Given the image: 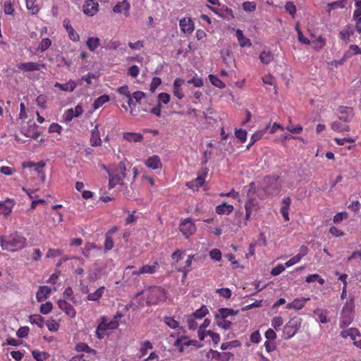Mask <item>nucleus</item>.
<instances>
[{
	"mask_svg": "<svg viewBox=\"0 0 361 361\" xmlns=\"http://www.w3.org/2000/svg\"><path fill=\"white\" fill-rule=\"evenodd\" d=\"M310 40L312 49L316 51L322 49L326 45V39L322 35L317 37L314 34L312 33L310 35Z\"/></svg>",
	"mask_w": 361,
	"mask_h": 361,
	"instance_id": "obj_13",
	"label": "nucleus"
},
{
	"mask_svg": "<svg viewBox=\"0 0 361 361\" xmlns=\"http://www.w3.org/2000/svg\"><path fill=\"white\" fill-rule=\"evenodd\" d=\"M161 80L158 77H154L149 85V90L154 92L156 89L161 85Z\"/></svg>",
	"mask_w": 361,
	"mask_h": 361,
	"instance_id": "obj_60",
	"label": "nucleus"
},
{
	"mask_svg": "<svg viewBox=\"0 0 361 361\" xmlns=\"http://www.w3.org/2000/svg\"><path fill=\"white\" fill-rule=\"evenodd\" d=\"M30 322L32 324H36L37 326L42 328L44 326V318L39 314H33L30 317Z\"/></svg>",
	"mask_w": 361,
	"mask_h": 361,
	"instance_id": "obj_45",
	"label": "nucleus"
},
{
	"mask_svg": "<svg viewBox=\"0 0 361 361\" xmlns=\"http://www.w3.org/2000/svg\"><path fill=\"white\" fill-rule=\"evenodd\" d=\"M269 128V126H267L264 129L260 130H257V131L255 132L252 135V136L250 137L251 145H254L257 141H258L260 139H262V137L264 136V135L265 134L266 131Z\"/></svg>",
	"mask_w": 361,
	"mask_h": 361,
	"instance_id": "obj_42",
	"label": "nucleus"
},
{
	"mask_svg": "<svg viewBox=\"0 0 361 361\" xmlns=\"http://www.w3.org/2000/svg\"><path fill=\"white\" fill-rule=\"evenodd\" d=\"M270 183L274 185L272 188L271 186H267L266 188V192L269 195L278 194L280 191V185L278 183V178L269 179Z\"/></svg>",
	"mask_w": 361,
	"mask_h": 361,
	"instance_id": "obj_39",
	"label": "nucleus"
},
{
	"mask_svg": "<svg viewBox=\"0 0 361 361\" xmlns=\"http://www.w3.org/2000/svg\"><path fill=\"white\" fill-rule=\"evenodd\" d=\"M164 323L171 329H176L179 327V323L173 317H166L164 319Z\"/></svg>",
	"mask_w": 361,
	"mask_h": 361,
	"instance_id": "obj_51",
	"label": "nucleus"
},
{
	"mask_svg": "<svg viewBox=\"0 0 361 361\" xmlns=\"http://www.w3.org/2000/svg\"><path fill=\"white\" fill-rule=\"evenodd\" d=\"M208 313V310L205 306H202L200 309L197 310L191 315L195 319H202Z\"/></svg>",
	"mask_w": 361,
	"mask_h": 361,
	"instance_id": "obj_50",
	"label": "nucleus"
},
{
	"mask_svg": "<svg viewBox=\"0 0 361 361\" xmlns=\"http://www.w3.org/2000/svg\"><path fill=\"white\" fill-rule=\"evenodd\" d=\"M77 85L78 83L73 80H70L68 82L63 84L59 83L58 82L54 84V87H58L64 92H73Z\"/></svg>",
	"mask_w": 361,
	"mask_h": 361,
	"instance_id": "obj_25",
	"label": "nucleus"
},
{
	"mask_svg": "<svg viewBox=\"0 0 361 361\" xmlns=\"http://www.w3.org/2000/svg\"><path fill=\"white\" fill-rule=\"evenodd\" d=\"M237 314L236 312L231 309L228 308H221L219 310V314L216 316L220 317L223 319H227L229 316H233Z\"/></svg>",
	"mask_w": 361,
	"mask_h": 361,
	"instance_id": "obj_46",
	"label": "nucleus"
},
{
	"mask_svg": "<svg viewBox=\"0 0 361 361\" xmlns=\"http://www.w3.org/2000/svg\"><path fill=\"white\" fill-rule=\"evenodd\" d=\"M83 114V108L80 104H78L74 109H69L65 113V119L66 121H71L73 118L78 117Z\"/></svg>",
	"mask_w": 361,
	"mask_h": 361,
	"instance_id": "obj_20",
	"label": "nucleus"
},
{
	"mask_svg": "<svg viewBox=\"0 0 361 361\" xmlns=\"http://www.w3.org/2000/svg\"><path fill=\"white\" fill-rule=\"evenodd\" d=\"M99 11V4L94 0H86L82 6V11L87 16H94Z\"/></svg>",
	"mask_w": 361,
	"mask_h": 361,
	"instance_id": "obj_9",
	"label": "nucleus"
},
{
	"mask_svg": "<svg viewBox=\"0 0 361 361\" xmlns=\"http://www.w3.org/2000/svg\"><path fill=\"white\" fill-rule=\"evenodd\" d=\"M194 255H189L186 261L185 262L184 265L178 266L175 264V267L178 272H182L183 274V278H185L188 274L192 270V262L194 259Z\"/></svg>",
	"mask_w": 361,
	"mask_h": 361,
	"instance_id": "obj_17",
	"label": "nucleus"
},
{
	"mask_svg": "<svg viewBox=\"0 0 361 361\" xmlns=\"http://www.w3.org/2000/svg\"><path fill=\"white\" fill-rule=\"evenodd\" d=\"M216 322L219 326L224 329H229L232 324L231 322L218 316H216Z\"/></svg>",
	"mask_w": 361,
	"mask_h": 361,
	"instance_id": "obj_48",
	"label": "nucleus"
},
{
	"mask_svg": "<svg viewBox=\"0 0 361 361\" xmlns=\"http://www.w3.org/2000/svg\"><path fill=\"white\" fill-rule=\"evenodd\" d=\"M104 290V286L99 287L94 293H90L87 296V299L90 301H98L102 297Z\"/></svg>",
	"mask_w": 361,
	"mask_h": 361,
	"instance_id": "obj_37",
	"label": "nucleus"
},
{
	"mask_svg": "<svg viewBox=\"0 0 361 361\" xmlns=\"http://www.w3.org/2000/svg\"><path fill=\"white\" fill-rule=\"evenodd\" d=\"M282 204L283 206L281 207L280 212L283 217L284 220L286 221H288L290 220L289 219V214H288V210L289 207L291 204V199L290 197H286L282 200Z\"/></svg>",
	"mask_w": 361,
	"mask_h": 361,
	"instance_id": "obj_24",
	"label": "nucleus"
},
{
	"mask_svg": "<svg viewBox=\"0 0 361 361\" xmlns=\"http://www.w3.org/2000/svg\"><path fill=\"white\" fill-rule=\"evenodd\" d=\"M104 168L109 176V188H113L117 185H122L123 183V179L126 176V167L124 161H120L112 171L107 169L106 166H104Z\"/></svg>",
	"mask_w": 361,
	"mask_h": 361,
	"instance_id": "obj_2",
	"label": "nucleus"
},
{
	"mask_svg": "<svg viewBox=\"0 0 361 361\" xmlns=\"http://www.w3.org/2000/svg\"><path fill=\"white\" fill-rule=\"evenodd\" d=\"M51 293V288L47 286H40L36 293V298L38 302L45 300Z\"/></svg>",
	"mask_w": 361,
	"mask_h": 361,
	"instance_id": "obj_29",
	"label": "nucleus"
},
{
	"mask_svg": "<svg viewBox=\"0 0 361 361\" xmlns=\"http://www.w3.org/2000/svg\"><path fill=\"white\" fill-rule=\"evenodd\" d=\"M286 129L293 134H299L302 131V127L300 125H297L295 126H293V125H288L286 126Z\"/></svg>",
	"mask_w": 361,
	"mask_h": 361,
	"instance_id": "obj_62",
	"label": "nucleus"
},
{
	"mask_svg": "<svg viewBox=\"0 0 361 361\" xmlns=\"http://www.w3.org/2000/svg\"><path fill=\"white\" fill-rule=\"evenodd\" d=\"M207 6L212 12H214L215 14L218 15L220 17H223L228 20L234 18L232 9L228 8L227 6H224L219 9L214 8L211 6Z\"/></svg>",
	"mask_w": 361,
	"mask_h": 361,
	"instance_id": "obj_14",
	"label": "nucleus"
},
{
	"mask_svg": "<svg viewBox=\"0 0 361 361\" xmlns=\"http://www.w3.org/2000/svg\"><path fill=\"white\" fill-rule=\"evenodd\" d=\"M179 231L186 238H188L196 231V226L192 219L187 218L181 221Z\"/></svg>",
	"mask_w": 361,
	"mask_h": 361,
	"instance_id": "obj_6",
	"label": "nucleus"
},
{
	"mask_svg": "<svg viewBox=\"0 0 361 361\" xmlns=\"http://www.w3.org/2000/svg\"><path fill=\"white\" fill-rule=\"evenodd\" d=\"M341 336L343 338L350 337L352 341H355L357 337L360 336V333L359 330L355 328H350L343 330L341 332Z\"/></svg>",
	"mask_w": 361,
	"mask_h": 361,
	"instance_id": "obj_28",
	"label": "nucleus"
},
{
	"mask_svg": "<svg viewBox=\"0 0 361 361\" xmlns=\"http://www.w3.org/2000/svg\"><path fill=\"white\" fill-rule=\"evenodd\" d=\"M122 317V314L117 313L112 320L108 322L106 317H102L100 323L96 329V336L98 338L102 339L106 335L107 330H114L118 328V319Z\"/></svg>",
	"mask_w": 361,
	"mask_h": 361,
	"instance_id": "obj_4",
	"label": "nucleus"
},
{
	"mask_svg": "<svg viewBox=\"0 0 361 361\" xmlns=\"http://www.w3.org/2000/svg\"><path fill=\"white\" fill-rule=\"evenodd\" d=\"M59 309L63 311L67 316L71 318H75L76 316V310L73 305L68 302L65 299L59 300L57 302Z\"/></svg>",
	"mask_w": 361,
	"mask_h": 361,
	"instance_id": "obj_10",
	"label": "nucleus"
},
{
	"mask_svg": "<svg viewBox=\"0 0 361 361\" xmlns=\"http://www.w3.org/2000/svg\"><path fill=\"white\" fill-rule=\"evenodd\" d=\"M145 165L147 167L154 170L161 169L162 166L161 159L157 155L149 157L145 161Z\"/></svg>",
	"mask_w": 361,
	"mask_h": 361,
	"instance_id": "obj_22",
	"label": "nucleus"
},
{
	"mask_svg": "<svg viewBox=\"0 0 361 361\" xmlns=\"http://www.w3.org/2000/svg\"><path fill=\"white\" fill-rule=\"evenodd\" d=\"M314 314L318 317L319 322L322 324H326L329 321L327 319L326 312L325 310L320 308L316 309L314 310Z\"/></svg>",
	"mask_w": 361,
	"mask_h": 361,
	"instance_id": "obj_41",
	"label": "nucleus"
},
{
	"mask_svg": "<svg viewBox=\"0 0 361 361\" xmlns=\"http://www.w3.org/2000/svg\"><path fill=\"white\" fill-rule=\"evenodd\" d=\"M75 350L77 352H85L89 353L94 357H96L97 351L94 349L91 348L87 344L85 343H79L76 344Z\"/></svg>",
	"mask_w": 361,
	"mask_h": 361,
	"instance_id": "obj_32",
	"label": "nucleus"
},
{
	"mask_svg": "<svg viewBox=\"0 0 361 361\" xmlns=\"http://www.w3.org/2000/svg\"><path fill=\"white\" fill-rule=\"evenodd\" d=\"M26 7L28 10L32 11V13L35 14L39 11V8L35 5L36 0H25Z\"/></svg>",
	"mask_w": 361,
	"mask_h": 361,
	"instance_id": "obj_57",
	"label": "nucleus"
},
{
	"mask_svg": "<svg viewBox=\"0 0 361 361\" xmlns=\"http://www.w3.org/2000/svg\"><path fill=\"white\" fill-rule=\"evenodd\" d=\"M233 206L226 202L218 205L216 208V212L218 214H229L233 211Z\"/></svg>",
	"mask_w": 361,
	"mask_h": 361,
	"instance_id": "obj_35",
	"label": "nucleus"
},
{
	"mask_svg": "<svg viewBox=\"0 0 361 361\" xmlns=\"http://www.w3.org/2000/svg\"><path fill=\"white\" fill-rule=\"evenodd\" d=\"M259 60L262 63L269 64L274 59V55L270 51L264 50L259 54Z\"/></svg>",
	"mask_w": 361,
	"mask_h": 361,
	"instance_id": "obj_38",
	"label": "nucleus"
},
{
	"mask_svg": "<svg viewBox=\"0 0 361 361\" xmlns=\"http://www.w3.org/2000/svg\"><path fill=\"white\" fill-rule=\"evenodd\" d=\"M353 20L355 21V29L361 33V11L355 10L353 16Z\"/></svg>",
	"mask_w": 361,
	"mask_h": 361,
	"instance_id": "obj_44",
	"label": "nucleus"
},
{
	"mask_svg": "<svg viewBox=\"0 0 361 361\" xmlns=\"http://www.w3.org/2000/svg\"><path fill=\"white\" fill-rule=\"evenodd\" d=\"M86 45L90 51H94L100 45V39L98 37H88Z\"/></svg>",
	"mask_w": 361,
	"mask_h": 361,
	"instance_id": "obj_36",
	"label": "nucleus"
},
{
	"mask_svg": "<svg viewBox=\"0 0 361 361\" xmlns=\"http://www.w3.org/2000/svg\"><path fill=\"white\" fill-rule=\"evenodd\" d=\"M15 205V202L12 199H6L4 201L0 202V216L4 217L8 216Z\"/></svg>",
	"mask_w": 361,
	"mask_h": 361,
	"instance_id": "obj_12",
	"label": "nucleus"
},
{
	"mask_svg": "<svg viewBox=\"0 0 361 361\" xmlns=\"http://www.w3.org/2000/svg\"><path fill=\"white\" fill-rule=\"evenodd\" d=\"M130 5L127 0H123L121 2H118L113 8V11L116 13H123L125 16H129Z\"/></svg>",
	"mask_w": 361,
	"mask_h": 361,
	"instance_id": "obj_19",
	"label": "nucleus"
},
{
	"mask_svg": "<svg viewBox=\"0 0 361 361\" xmlns=\"http://www.w3.org/2000/svg\"><path fill=\"white\" fill-rule=\"evenodd\" d=\"M179 25L181 31L185 34H191L195 30V24L190 18H183L180 19Z\"/></svg>",
	"mask_w": 361,
	"mask_h": 361,
	"instance_id": "obj_15",
	"label": "nucleus"
},
{
	"mask_svg": "<svg viewBox=\"0 0 361 361\" xmlns=\"http://www.w3.org/2000/svg\"><path fill=\"white\" fill-rule=\"evenodd\" d=\"M63 25L65 27L66 32H68V37L71 41L76 42L80 40V36L75 31V30L71 25V22H70L69 19L65 18L63 20Z\"/></svg>",
	"mask_w": 361,
	"mask_h": 361,
	"instance_id": "obj_16",
	"label": "nucleus"
},
{
	"mask_svg": "<svg viewBox=\"0 0 361 361\" xmlns=\"http://www.w3.org/2000/svg\"><path fill=\"white\" fill-rule=\"evenodd\" d=\"M153 348V345L152 343L149 341H145L142 343L141 348H140V353L142 355H145L147 354V352L148 350L152 349Z\"/></svg>",
	"mask_w": 361,
	"mask_h": 361,
	"instance_id": "obj_63",
	"label": "nucleus"
},
{
	"mask_svg": "<svg viewBox=\"0 0 361 361\" xmlns=\"http://www.w3.org/2000/svg\"><path fill=\"white\" fill-rule=\"evenodd\" d=\"M204 183V177L198 176L195 179L186 183V186L193 191L197 190Z\"/></svg>",
	"mask_w": 361,
	"mask_h": 361,
	"instance_id": "obj_27",
	"label": "nucleus"
},
{
	"mask_svg": "<svg viewBox=\"0 0 361 361\" xmlns=\"http://www.w3.org/2000/svg\"><path fill=\"white\" fill-rule=\"evenodd\" d=\"M52 308V303L51 302H46L45 303L41 305L39 311L43 314H47L51 311Z\"/></svg>",
	"mask_w": 361,
	"mask_h": 361,
	"instance_id": "obj_54",
	"label": "nucleus"
},
{
	"mask_svg": "<svg viewBox=\"0 0 361 361\" xmlns=\"http://www.w3.org/2000/svg\"><path fill=\"white\" fill-rule=\"evenodd\" d=\"M90 145L93 147L101 146L102 140L100 137V133L98 128V126H95L94 129L91 132Z\"/></svg>",
	"mask_w": 361,
	"mask_h": 361,
	"instance_id": "obj_26",
	"label": "nucleus"
},
{
	"mask_svg": "<svg viewBox=\"0 0 361 361\" xmlns=\"http://www.w3.org/2000/svg\"><path fill=\"white\" fill-rule=\"evenodd\" d=\"M46 325H47L48 329L52 332L57 331L60 326L59 323L57 321H56L55 319L48 320L46 323Z\"/></svg>",
	"mask_w": 361,
	"mask_h": 361,
	"instance_id": "obj_52",
	"label": "nucleus"
},
{
	"mask_svg": "<svg viewBox=\"0 0 361 361\" xmlns=\"http://www.w3.org/2000/svg\"><path fill=\"white\" fill-rule=\"evenodd\" d=\"M257 201L255 198L249 197L248 200L245 202V219L248 221L251 216L252 212L257 207Z\"/></svg>",
	"mask_w": 361,
	"mask_h": 361,
	"instance_id": "obj_21",
	"label": "nucleus"
},
{
	"mask_svg": "<svg viewBox=\"0 0 361 361\" xmlns=\"http://www.w3.org/2000/svg\"><path fill=\"white\" fill-rule=\"evenodd\" d=\"M51 45V40L49 38H44L42 39L38 49L41 51H46Z\"/></svg>",
	"mask_w": 361,
	"mask_h": 361,
	"instance_id": "obj_55",
	"label": "nucleus"
},
{
	"mask_svg": "<svg viewBox=\"0 0 361 361\" xmlns=\"http://www.w3.org/2000/svg\"><path fill=\"white\" fill-rule=\"evenodd\" d=\"M185 254L184 252L180 250H176L172 255H171V258L173 260V265L175 267V264H177V263L178 262L179 260L182 259H183V255Z\"/></svg>",
	"mask_w": 361,
	"mask_h": 361,
	"instance_id": "obj_58",
	"label": "nucleus"
},
{
	"mask_svg": "<svg viewBox=\"0 0 361 361\" xmlns=\"http://www.w3.org/2000/svg\"><path fill=\"white\" fill-rule=\"evenodd\" d=\"M338 112L340 121L344 122H350L354 116V110L352 107L341 106Z\"/></svg>",
	"mask_w": 361,
	"mask_h": 361,
	"instance_id": "obj_11",
	"label": "nucleus"
},
{
	"mask_svg": "<svg viewBox=\"0 0 361 361\" xmlns=\"http://www.w3.org/2000/svg\"><path fill=\"white\" fill-rule=\"evenodd\" d=\"M159 269V264L157 262H154L152 264H144L140 269V273L152 274L157 272Z\"/></svg>",
	"mask_w": 361,
	"mask_h": 361,
	"instance_id": "obj_30",
	"label": "nucleus"
},
{
	"mask_svg": "<svg viewBox=\"0 0 361 361\" xmlns=\"http://www.w3.org/2000/svg\"><path fill=\"white\" fill-rule=\"evenodd\" d=\"M353 304L346 302L343 307L340 319V326L345 327L351 324L353 319Z\"/></svg>",
	"mask_w": 361,
	"mask_h": 361,
	"instance_id": "obj_5",
	"label": "nucleus"
},
{
	"mask_svg": "<svg viewBox=\"0 0 361 361\" xmlns=\"http://www.w3.org/2000/svg\"><path fill=\"white\" fill-rule=\"evenodd\" d=\"M209 79L210 82L215 87L223 89L225 87V84L216 75H209Z\"/></svg>",
	"mask_w": 361,
	"mask_h": 361,
	"instance_id": "obj_49",
	"label": "nucleus"
},
{
	"mask_svg": "<svg viewBox=\"0 0 361 361\" xmlns=\"http://www.w3.org/2000/svg\"><path fill=\"white\" fill-rule=\"evenodd\" d=\"M348 217V214L347 212H338L334 216L333 221L335 224H338L341 222L344 219H347Z\"/></svg>",
	"mask_w": 361,
	"mask_h": 361,
	"instance_id": "obj_61",
	"label": "nucleus"
},
{
	"mask_svg": "<svg viewBox=\"0 0 361 361\" xmlns=\"http://www.w3.org/2000/svg\"><path fill=\"white\" fill-rule=\"evenodd\" d=\"M309 300L310 298H295L292 302L287 304L286 308L287 310L294 309L295 310H300L305 306V302Z\"/></svg>",
	"mask_w": 361,
	"mask_h": 361,
	"instance_id": "obj_23",
	"label": "nucleus"
},
{
	"mask_svg": "<svg viewBox=\"0 0 361 361\" xmlns=\"http://www.w3.org/2000/svg\"><path fill=\"white\" fill-rule=\"evenodd\" d=\"M243 8L245 11L252 12L256 9V4L254 1H246L243 4Z\"/></svg>",
	"mask_w": 361,
	"mask_h": 361,
	"instance_id": "obj_64",
	"label": "nucleus"
},
{
	"mask_svg": "<svg viewBox=\"0 0 361 361\" xmlns=\"http://www.w3.org/2000/svg\"><path fill=\"white\" fill-rule=\"evenodd\" d=\"M46 163L44 161H41L37 163H35L31 161H25L22 164V167L23 169H30V168H34V171L37 173V174L39 176L40 180L42 182H44L46 178V176L44 172L43 171V168L45 166Z\"/></svg>",
	"mask_w": 361,
	"mask_h": 361,
	"instance_id": "obj_7",
	"label": "nucleus"
},
{
	"mask_svg": "<svg viewBox=\"0 0 361 361\" xmlns=\"http://www.w3.org/2000/svg\"><path fill=\"white\" fill-rule=\"evenodd\" d=\"M285 9L292 17H295L296 13V6L293 2H287L285 5Z\"/></svg>",
	"mask_w": 361,
	"mask_h": 361,
	"instance_id": "obj_59",
	"label": "nucleus"
},
{
	"mask_svg": "<svg viewBox=\"0 0 361 361\" xmlns=\"http://www.w3.org/2000/svg\"><path fill=\"white\" fill-rule=\"evenodd\" d=\"M235 35L239 42V44L240 45L241 47H250L252 45L250 39L244 37L243 31L241 30L238 29L236 30Z\"/></svg>",
	"mask_w": 361,
	"mask_h": 361,
	"instance_id": "obj_34",
	"label": "nucleus"
},
{
	"mask_svg": "<svg viewBox=\"0 0 361 361\" xmlns=\"http://www.w3.org/2000/svg\"><path fill=\"white\" fill-rule=\"evenodd\" d=\"M197 343V341L191 340L187 336H180L176 339L174 345L179 348L180 352H183L184 346L195 345Z\"/></svg>",
	"mask_w": 361,
	"mask_h": 361,
	"instance_id": "obj_18",
	"label": "nucleus"
},
{
	"mask_svg": "<svg viewBox=\"0 0 361 361\" xmlns=\"http://www.w3.org/2000/svg\"><path fill=\"white\" fill-rule=\"evenodd\" d=\"M44 67V64L39 63L37 62H23L17 64V68L19 71L23 72H32L39 71L42 68Z\"/></svg>",
	"mask_w": 361,
	"mask_h": 361,
	"instance_id": "obj_8",
	"label": "nucleus"
},
{
	"mask_svg": "<svg viewBox=\"0 0 361 361\" xmlns=\"http://www.w3.org/2000/svg\"><path fill=\"white\" fill-rule=\"evenodd\" d=\"M32 355L37 361H44L49 357V354L46 352L32 350Z\"/></svg>",
	"mask_w": 361,
	"mask_h": 361,
	"instance_id": "obj_43",
	"label": "nucleus"
},
{
	"mask_svg": "<svg viewBox=\"0 0 361 361\" xmlns=\"http://www.w3.org/2000/svg\"><path fill=\"white\" fill-rule=\"evenodd\" d=\"M110 100L109 95L104 94L97 98L93 104L94 109H97Z\"/></svg>",
	"mask_w": 361,
	"mask_h": 361,
	"instance_id": "obj_40",
	"label": "nucleus"
},
{
	"mask_svg": "<svg viewBox=\"0 0 361 361\" xmlns=\"http://www.w3.org/2000/svg\"><path fill=\"white\" fill-rule=\"evenodd\" d=\"M63 298L75 303V298L73 294V289L71 287H67L63 292Z\"/></svg>",
	"mask_w": 361,
	"mask_h": 361,
	"instance_id": "obj_53",
	"label": "nucleus"
},
{
	"mask_svg": "<svg viewBox=\"0 0 361 361\" xmlns=\"http://www.w3.org/2000/svg\"><path fill=\"white\" fill-rule=\"evenodd\" d=\"M305 281L308 283H313L314 281H317L320 285H323L324 283V279H322L319 274H313L308 275Z\"/></svg>",
	"mask_w": 361,
	"mask_h": 361,
	"instance_id": "obj_47",
	"label": "nucleus"
},
{
	"mask_svg": "<svg viewBox=\"0 0 361 361\" xmlns=\"http://www.w3.org/2000/svg\"><path fill=\"white\" fill-rule=\"evenodd\" d=\"M354 31L351 28L350 25H346L342 30L339 32V37L341 39L348 42L350 41V38L352 35H353Z\"/></svg>",
	"mask_w": 361,
	"mask_h": 361,
	"instance_id": "obj_33",
	"label": "nucleus"
},
{
	"mask_svg": "<svg viewBox=\"0 0 361 361\" xmlns=\"http://www.w3.org/2000/svg\"><path fill=\"white\" fill-rule=\"evenodd\" d=\"M0 245L4 250L16 252L26 247L27 239L21 233L15 232L1 236Z\"/></svg>",
	"mask_w": 361,
	"mask_h": 361,
	"instance_id": "obj_1",
	"label": "nucleus"
},
{
	"mask_svg": "<svg viewBox=\"0 0 361 361\" xmlns=\"http://www.w3.org/2000/svg\"><path fill=\"white\" fill-rule=\"evenodd\" d=\"M123 137L130 142H139L143 140V135L142 134L131 132L123 133Z\"/></svg>",
	"mask_w": 361,
	"mask_h": 361,
	"instance_id": "obj_31",
	"label": "nucleus"
},
{
	"mask_svg": "<svg viewBox=\"0 0 361 361\" xmlns=\"http://www.w3.org/2000/svg\"><path fill=\"white\" fill-rule=\"evenodd\" d=\"M247 131L243 129H238L235 131V137L241 142H245L247 140Z\"/></svg>",
	"mask_w": 361,
	"mask_h": 361,
	"instance_id": "obj_56",
	"label": "nucleus"
},
{
	"mask_svg": "<svg viewBox=\"0 0 361 361\" xmlns=\"http://www.w3.org/2000/svg\"><path fill=\"white\" fill-rule=\"evenodd\" d=\"M145 296L148 305H156L165 301L166 291L161 286H152L145 291Z\"/></svg>",
	"mask_w": 361,
	"mask_h": 361,
	"instance_id": "obj_3",
	"label": "nucleus"
}]
</instances>
